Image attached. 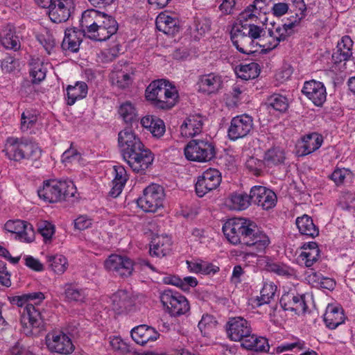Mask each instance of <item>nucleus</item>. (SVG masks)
Returning a JSON list of instances; mask_svg holds the SVG:
<instances>
[{"mask_svg":"<svg viewBox=\"0 0 355 355\" xmlns=\"http://www.w3.org/2000/svg\"><path fill=\"white\" fill-rule=\"evenodd\" d=\"M118 146L123 160L137 173L144 174L153 164L154 155L138 135L127 126L118 134Z\"/></svg>","mask_w":355,"mask_h":355,"instance_id":"nucleus-1","label":"nucleus"},{"mask_svg":"<svg viewBox=\"0 0 355 355\" xmlns=\"http://www.w3.org/2000/svg\"><path fill=\"white\" fill-rule=\"evenodd\" d=\"M223 232L232 244L242 243L256 252L264 251L270 243L268 236L261 232L255 223L244 218H232L223 226Z\"/></svg>","mask_w":355,"mask_h":355,"instance_id":"nucleus-2","label":"nucleus"},{"mask_svg":"<svg viewBox=\"0 0 355 355\" xmlns=\"http://www.w3.org/2000/svg\"><path fill=\"white\" fill-rule=\"evenodd\" d=\"M84 35L94 41H105L116 33V19L104 12L91 9L84 11L80 20Z\"/></svg>","mask_w":355,"mask_h":355,"instance_id":"nucleus-3","label":"nucleus"},{"mask_svg":"<svg viewBox=\"0 0 355 355\" xmlns=\"http://www.w3.org/2000/svg\"><path fill=\"white\" fill-rule=\"evenodd\" d=\"M27 304L21 313V324L26 334L31 333V329L43 328L44 318L43 313L39 308L40 304L44 300V294L35 292L25 294Z\"/></svg>","mask_w":355,"mask_h":355,"instance_id":"nucleus-4","label":"nucleus"},{"mask_svg":"<svg viewBox=\"0 0 355 355\" xmlns=\"http://www.w3.org/2000/svg\"><path fill=\"white\" fill-rule=\"evenodd\" d=\"M3 152L9 159L16 162L22 159L37 160L41 156V150L37 145L23 137H8Z\"/></svg>","mask_w":355,"mask_h":355,"instance_id":"nucleus-5","label":"nucleus"},{"mask_svg":"<svg viewBox=\"0 0 355 355\" xmlns=\"http://www.w3.org/2000/svg\"><path fill=\"white\" fill-rule=\"evenodd\" d=\"M76 189L71 181L50 180L44 182L37 191L40 198L46 202L55 203L74 196Z\"/></svg>","mask_w":355,"mask_h":355,"instance_id":"nucleus-6","label":"nucleus"},{"mask_svg":"<svg viewBox=\"0 0 355 355\" xmlns=\"http://www.w3.org/2000/svg\"><path fill=\"white\" fill-rule=\"evenodd\" d=\"M184 155L189 161L206 162L216 155L214 145L207 139H192L184 147Z\"/></svg>","mask_w":355,"mask_h":355,"instance_id":"nucleus-7","label":"nucleus"},{"mask_svg":"<svg viewBox=\"0 0 355 355\" xmlns=\"http://www.w3.org/2000/svg\"><path fill=\"white\" fill-rule=\"evenodd\" d=\"M165 193L164 188L157 184H151L145 188L142 196L137 200L138 206L146 212H155L163 207Z\"/></svg>","mask_w":355,"mask_h":355,"instance_id":"nucleus-8","label":"nucleus"},{"mask_svg":"<svg viewBox=\"0 0 355 355\" xmlns=\"http://www.w3.org/2000/svg\"><path fill=\"white\" fill-rule=\"evenodd\" d=\"M160 300L171 316H180L189 311L188 300L177 292L166 290L162 293Z\"/></svg>","mask_w":355,"mask_h":355,"instance_id":"nucleus-9","label":"nucleus"},{"mask_svg":"<svg viewBox=\"0 0 355 355\" xmlns=\"http://www.w3.org/2000/svg\"><path fill=\"white\" fill-rule=\"evenodd\" d=\"M222 176L220 172L213 168L205 171L198 177L195 184L196 193L198 197H203L207 193L216 189L220 184Z\"/></svg>","mask_w":355,"mask_h":355,"instance_id":"nucleus-10","label":"nucleus"},{"mask_svg":"<svg viewBox=\"0 0 355 355\" xmlns=\"http://www.w3.org/2000/svg\"><path fill=\"white\" fill-rule=\"evenodd\" d=\"M105 269L113 272L114 275L122 278L132 275L134 263L132 259L126 256L112 254L104 262Z\"/></svg>","mask_w":355,"mask_h":355,"instance_id":"nucleus-11","label":"nucleus"},{"mask_svg":"<svg viewBox=\"0 0 355 355\" xmlns=\"http://www.w3.org/2000/svg\"><path fill=\"white\" fill-rule=\"evenodd\" d=\"M253 128V119L248 114L236 116L232 119L227 130L230 140L236 141L246 137Z\"/></svg>","mask_w":355,"mask_h":355,"instance_id":"nucleus-12","label":"nucleus"},{"mask_svg":"<svg viewBox=\"0 0 355 355\" xmlns=\"http://www.w3.org/2000/svg\"><path fill=\"white\" fill-rule=\"evenodd\" d=\"M252 333L250 322L242 317L229 319L227 324V334L230 340L243 343Z\"/></svg>","mask_w":355,"mask_h":355,"instance_id":"nucleus-13","label":"nucleus"},{"mask_svg":"<svg viewBox=\"0 0 355 355\" xmlns=\"http://www.w3.org/2000/svg\"><path fill=\"white\" fill-rule=\"evenodd\" d=\"M230 34L234 46L241 53L250 55L257 51L254 41L245 33L242 26L233 25Z\"/></svg>","mask_w":355,"mask_h":355,"instance_id":"nucleus-14","label":"nucleus"},{"mask_svg":"<svg viewBox=\"0 0 355 355\" xmlns=\"http://www.w3.org/2000/svg\"><path fill=\"white\" fill-rule=\"evenodd\" d=\"M46 343L51 352L63 355L71 354L75 349L71 338L62 332L49 334L46 336Z\"/></svg>","mask_w":355,"mask_h":355,"instance_id":"nucleus-15","label":"nucleus"},{"mask_svg":"<svg viewBox=\"0 0 355 355\" xmlns=\"http://www.w3.org/2000/svg\"><path fill=\"white\" fill-rule=\"evenodd\" d=\"M252 202L268 210L274 207L277 202V196L274 191L263 186L256 185L251 188Z\"/></svg>","mask_w":355,"mask_h":355,"instance_id":"nucleus-16","label":"nucleus"},{"mask_svg":"<svg viewBox=\"0 0 355 355\" xmlns=\"http://www.w3.org/2000/svg\"><path fill=\"white\" fill-rule=\"evenodd\" d=\"M6 231L15 234L20 241L31 242L35 236L32 225L21 220H10L4 225Z\"/></svg>","mask_w":355,"mask_h":355,"instance_id":"nucleus-17","label":"nucleus"},{"mask_svg":"<svg viewBox=\"0 0 355 355\" xmlns=\"http://www.w3.org/2000/svg\"><path fill=\"white\" fill-rule=\"evenodd\" d=\"M72 9L73 3L71 0H56L49 10V17L54 23L65 22L70 17Z\"/></svg>","mask_w":355,"mask_h":355,"instance_id":"nucleus-18","label":"nucleus"},{"mask_svg":"<svg viewBox=\"0 0 355 355\" xmlns=\"http://www.w3.org/2000/svg\"><path fill=\"white\" fill-rule=\"evenodd\" d=\"M280 305L285 311H294L296 314L304 313L307 309L304 297L294 293L284 294L280 299Z\"/></svg>","mask_w":355,"mask_h":355,"instance_id":"nucleus-19","label":"nucleus"},{"mask_svg":"<svg viewBox=\"0 0 355 355\" xmlns=\"http://www.w3.org/2000/svg\"><path fill=\"white\" fill-rule=\"evenodd\" d=\"M205 117L199 114L189 116L180 126L183 137H193L202 132Z\"/></svg>","mask_w":355,"mask_h":355,"instance_id":"nucleus-20","label":"nucleus"},{"mask_svg":"<svg viewBox=\"0 0 355 355\" xmlns=\"http://www.w3.org/2000/svg\"><path fill=\"white\" fill-rule=\"evenodd\" d=\"M20 36L12 24L6 25L0 33V42L6 49L18 51L21 48Z\"/></svg>","mask_w":355,"mask_h":355,"instance_id":"nucleus-21","label":"nucleus"},{"mask_svg":"<svg viewBox=\"0 0 355 355\" xmlns=\"http://www.w3.org/2000/svg\"><path fill=\"white\" fill-rule=\"evenodd\" d=\"M111 306L117 313L130 311L134 305V300L126 291L119 290L114 293L111 297Z\"/></svg>","mask_w":355,"mask_h":355,"instance_id":"nucleus-22","label":"nucleus"},{"mask_svg":"<svg viewBox=\"0 0 355 355\" xmlns=\"http://www.w3.org/2000/svg\"><path fill=\"white\" fill-rule=\"evenodd\" d=\"M159 336V334L155 328L146 324L139 325L131 331L132 338L141 345H144L149 341H155Z\"/></svg>","mask_w":355,"mask_h":355,"instance_id":"nucleus-23","label":"nucleus"},{"mask_svg":"<svg viewBox=\"0 0 355 355\" xmlns=\"http://www.w3.org/2000/svg\"><path fill=\"white\" fill-rule=\"evenodd\" d=\"M85 36L81 31L76 28H67L64 32V37L62 42V49L66 52L76 53L79 51L82 42V37Z\"/></svg>","mask_w":355,"mask_h":355,"instance_id":"nucleus-24","label":"nucleus"},{"mask_svg":"<svg viewBox=\"0 0 355 355\" xmlns=\"http://www.w3.org/2000/svg\"><path fill=\"white\" fill-rule=\"evenodd\" d=\"M322 141V137L316 132L306 135L298 144L297 153L300 156L311 154L321 146Z\"/></svg>","mask_w":355,"mask_h":355,"instance_id":"nucleus-25","label":"nucleus"},{"mask_svg":"<svg viewBox=\"0 0 355 355\" xmlns=\"http://www.w3.org/2000/svg\"><path fill=\"white\" fill-rule=\"evenodd\" d=\"M345 317L343 309L338 306L329 304L324 315V322L330 329H335L344 323Z\"/></svg>","mask_w":355,"mask_h":355,"instance_id":"nucleus-26","label":"nucleus"},{"mask_svg":"<svg viewBox=\"0 0 355 355\" xmlns=\"http://www.w3.org/2000/svg\"><path fill=\"white\" fill-rule=\"evenodd\" d=\"M155 24L159 31L168 35L173 36L180 30L178 19L172 17L165 12H162L157 17Z\"/></svg>","mask_w":355,"mask_h":355,"instance_id":"nucleus-27","label":"nucleus"},{"mask_svg":"<svg viewBox=\"0 0 355 355\" xmlns=\"http://www.w3.org/2000/svg\"><path fill=\"white\" fill-rule=\"evenodd\" d=\"M134 71L132 67L128 69L125 67L123 69L113 71L110 73L112 85L121 89H125L130 86L132 83Z\"/></svg>","mask_w":355,"mask_h":355,"instance_id":"nucleus-28","label":"nucleus"},{"mask_svg":"<svg viewBox=\"0 0 355 355\" xmlns=\"http://www.w3.org/2000/svg\"><path fill=\"white\" fill-rule=\"evenodd\" d=\"M352 46L353 41L351 37L348 35L343 36L338 42L336 51L332 54V60L335 63L349 60L352 55Z\"/></svg>","mask_w":355,"mask_h":355,"instance_id":"nucleus-29","label":"nucleus"},{"mask_svg":"<svg viewBox=\"0 0 355 355\" xmlns=\"http://www.w3.org/2000/svg\"><path fill=\"white\" fill-rule=\"evenodd\" d=\"M171 239L167 236H156L150 242V254L152 256L164 257L170 250Z\"/></svg>","mask_w":355,"mask_h":355,"instance_id":"nucleus-30","label":"nucleus"},{"mask_svg":"<svg viewBox=\"0 0 355 355\" xmlns=\"http://www.w3.org/2000/svg\"><path fill=\"white\" fill-rule=\"evenodd\" d=\"M319 257L320 250L315 242L304 244L303 251L299 256L302 263L307 268L311 267L318 260Z\"/></svg>","mask_w":355,"mask_h":355,"instance_id":"nucleus-31","label":"nucleus"},{"mask_svg":"<svg viewBox=\"0 0 355 355\" xmlns=\"http://www.w3.org/2000/svg\"><path fill=\"white\" fill-rule=\"evenodd\" d=\"M295 223L302 235L314 238L319 234V230L313 223V219L306 214L297 217Z\"/></svg>","mask_w":355,"mask_h":355,"instance_id":"nucleus-32","label":"nucleus"},{"mask_svg":"<svg viewBox=\"0 0 355 355\" xmlns=\"http://www.w3.org/2000/svg\"><path fill=\"white\" fill-rule=\"evenodd\" d=\"M263 9V6H258L255 3L250 4L243 11H242L237 19V22L234 25H239L242 26H248L256 21L259 13V10Z\"/></svg>","mask_w":355,"mask_h":355,"instance_id":"nucleus-33","label":"nucleus"},{"mask_svg":"<svg viewBox=\"0 0 355 355\" xmlns=\"http://www.w3.org/2000/svg\"><path fill=\"white\" fill-rule=\"evenodd\" d=\"M241 346L247 349L255 352H267L270 348L266 338L257 336L252 333L249 338H245V340L241 343Z\"/></svg>","mask_w":355,"mask_h":355,"instance_id":"nucleus-34","label":"nucleus"},{"mask_svg":"<svg viewBox=\"0 0 355 355\" xmlns=\"http://www.w3.org/2000/svg\"><path fill=\"white\" fill-rule=\"evenodd\" d=\"M64 295L67 301L80 303L85 302L87 295L86 289L72 284H65Z\"/></svg>","mask_w":355,"mask_h":355,"instance_id":"nucleus-35","label":"nucleus"},{"mask_svg":"<svg viewBox=\"0 0 355 355\" xmlns=\"http://www.w3.org/2000/svg\"><path fill=\"white\" fill-rule=\"evenodd\" d=\"M30 76L33 84H38L44 80L46 68L39 58H31L30 61Z\"/></svg>","mask_w":355,"mask_h":355,"instance_id":"nucleus-36","label":"nucleus"},{"mask_svg":"<svg viewBox=\"0 0 355 355\" xmlns=\"http://www.w3.org/2000/svg\"><path fill=\"white\" fill-rule=\"evenodd\" d=\"M199 88L212 87L221 89L224 87L222 77L214 73L200 76L197 82Z\"/></svg>","mask_w":355,"mask_h":355,"instance_id":"nucleus-37","label":"nucleus"},{"mask_svg":"<svg viewBox=\"0 0 355 355\" xmlns=\"http://www.w3.org/2000/svg\"><path fill=\"white\" fill-rule=\"evenodd\" d=\"M230 207L235 210L246 209L252 202L251 194L234 193L230 196Z\"/></svg>","mask_w":355,"mask_h":355,"instance_id":"nucleus-38","label":"nucleus"},{"mask_svg":"<svg viewBox=\"0 0 355 355\" xmlns=\"http://www.w3.org/2000/svg\"><path fill=\"white\" fill-rule=\"evenodd\" d=\"M259 64L255 62L241 64L236 70L238 77L245 80L255 78L259 76Z\"/></svg>","mask_w":355,"mask_h":355,"instance_id":"nucleus-39","label":"nucleus"},{"mask_svg":"<svg viewBox=\"0 0 355 355\" xmlns=\"http://www.w3.org/2000/svg\"><path fill=\"white\" fill-rule=\"evenodd\" d=\"M263 160L268 166L282 164L285 160L284 152L279 148H270L265 153Z\"/></svg>","mask_w":355,"mask_h":355,"instance_id":"nucleus-40","label":"nucleus"},{"mask_svg":"<svg viewBox=\"0 0 355 355\" xmlns=\"http://www.w3.org/2000/svg\"><path fill=\"white\" fill-rule=\"evenodd\" d=\"M292 33V31L289 32L284 25L282 26H279L273 29H269V37L273 40V43L268 46L269 48L275 49L279 45L281 41H284Z\"/></svg>","mask_w":355,"mask_h":355,"instance_id":"nucleus-41","label":"nucleus"},{"mask_svg":"<svg viewBox=\"0 0 355 355\" xmlns=\"http://www.w3.org/2000/svg\"><path fill=\"white\" fill-rule=\"evenodd\" d=\"M49 266L57 274H62L67 268V259L60 254L47 256Z\"/></svg>","mask_w":355,"mask_h":355,"instance_id":"nucleus-42","label":"nucleus"},{"mask_svg":"<svg viewBox=\"0 0 355 355\" xmlns=\"http://www.w3.org/2000/svg\"><path fill=\"white\" fill-rule=\"evenodd\" d=\"M38 119V114L35 111L26 110L21 115L20 129L26 132L36 124Z\"/></svg>","mask_w":355,"mask_h":355,"instance_id":"nucleus-43","label":"nucleus"},{"mask_svg":"<svg viewBox=\"0 0 355 355\" xmlns=\"http://www.w3.org/2000/svg\"><path fill=\"white\" fill-rule=\"evenodd\" d=\"M266 105L275 110L280 112H285L288 107V100L286 97L275 94L267 99Z\"/></svg>","mask_w":355,"mask_h":355,"instance_id":"nucleus-44","label":"nucleus"},{"mask_svg":"<svg viewBox=\"0 0 355 355\" xmlns=\"http://www.w3.org/2000/svg\"><path fill=\"white\" fill-rule=\"evenodd\" d=\"M119 114L127 123H132L138 121L135 108L129 102H126L120 106Z\"/></svg>","mask_w":355,"mask_h":355,"instance_id":"nucleus-45","label":"nucleus"},{"mask_svg":"<svg viewBox=\"0 0 355 355\" xmlns=\"http://www.w3.org/2000/svg\"><path fill=\"white\" fill-rule=\"evenodd\" d=\"M276 286L272 284H265L261 291V295L258 297L257 305L261 306L265 304H268L270 300L275 296Z\"/></svg>","mask_w":355,"mask_h":355,"instance_id":"nucleus-46","label":"nucleus"},{"mask_svg":"<svg viewBox=\"0 0 355 355\" xmlns=\"http://www.w3.org/2000/svg\"><path fill=\"white\" fill-rule=\"evenodd\" d=\"M37 40L44 47L48 54H50L54 49L55 42L53 35L49 31L40 33L37 35Z\"/></svg>","mask_w":355,"mask_h":355,"instance_id":"nucleus-47","label":"nucleus"},{"mask_svg":"<svg viewBox=\"0 0 355 355\" xmlns=\"http://www.w3.org/2000/svg\"><path fill=\"white\" fill-rule=\"evenodd\" d=\"M163 90H146V98L148 101H150L153 104L162 109L171 107L173 103H168L165 100L159 98V92Z\"/></svg>","mask_w":355,"mask_h":355,"instance_id":"nucleus-48","label":"nucleus"},{"mask_svg":"<svg viewBox=\"0 0 355 355\" xmlns=\"http://www.w3.org/2000/svg\"><path fill=\"white\" fill-rule=\"evenodd\" d=\"M302 92L317 106L322 105L326 100V90H302Z\"/></svg>","mask_w":355,"mask_h":355,"instance_id":"nucleus-49","label":"nucleus"},{"mask_svg":"<svg viewBox=\"0 0 355 355\" xmlns=\"http://www.w3.org/2000/svg\"><path fill=\"white\" fill-rule=\"evenodd\" d=\"M266 269L282 276H291L293 270L288 266L279 263H268L266 265Z\"/></svg>","mask_w":355,"mask_h":355,"instance_id":"nucleus-50","label":"nucleus"},{"mask_svg":"<svg viewBox=\"0 0 355 355\" xmlns=\"http://www.w3.org/2000/svg\"><path fill=\"white\" fill-rule=\"evenodd\" d=\"M265 165L264 160H260L253 157H250L245 163L246 168L256 176L261 175Z\"/></svg>","mask_w":355,"mask_h":355,"instance_id":"nucleus-51","label":"nucleus"},{"mask_svg":"<svg viewBox=\"0 0 355 355\" xmlns=\"http://www.w3.org/2000/svg\"><path fill=\"white\" fill-rule=\"evenodd\" d=\"M38 232L44 239H51L54 234V226L46 220L40 221L37 225Z\"/></svg>","mask_w":355,"mask_h":355,"instance_id":"nucleus-52","label":"nucleus"},{"mask_svg":"<svg viewBox=\"0 0 355 355\" xmlns=\"http://www.w3.org/2000/svg\"><path fill=\"white\" fill-rule=\"evenodd\" d=\"M1 67L3 71L10 73L17 69L19 62L11 56H7L1 61Z\"/></svg>","mask_w":355,"mask_h":355,"instance_id":"nucleus-53","label":"nucleus"},{"mask_svg":"<svg viewBox=\"0 0 355 355\" xmlns=\"http://www.w3.org/2000/svg\"><path fill=\"white\" fill-rule=\"evenodd\" d=\"M67 105H72L76 101L85 98L87 90H67Z\"/></svg>","mask_w":355,"mask_h":355,"instance_id":"nucleus-54","label":"nucleus"},{"mask_svg":"<svg viewBox=\"0 0 355 355\" xmlns=\"http://www.w3.org/2000/svg\"><path fill=\"white\" fill-rule=\"evenodd\" d=\"M243 28L245 30V33L252 39V41L259 38L263 35L262 33H265L262 28L253 24H249L248 26H243Z\"/></svg>","mask_w":355,"mask_h":355,"instance_id":"nucleus-55","label":"nucleus"},{"mask_svg":"<svg viewBox=\"0 0 355 355\" xmlns=\"http://www.w3.org/2000/svg\"><path fill=\"white\" fill-rule=\"evenodd\" d=\"M10 277L11 275L7 270L6 263L0 261V284L6 287H10L11 286Z\"/></svg>","mask_w":355,"mask_h":355,"instance_id":"nucleus-56","label":"nucleus"},{"mask_svg":"<svg viewBox=\"0 0 355 355\" xmlns=\"http://www.w3.org/2000/svg\"><path fill=\"white\" fill-rule=\"evenodd\" d=\"M305 17V13L295 12V15L291 16L287 19V21L284 23L285 27L290 31L299 25L301 20Z\"/></svg>","mask_w":355,"mask_h":355,"instance_id":"nucleus-57","label":"nucleus"},{"mask_svg":"<svg viewBox=\"0 0 355 355\" xmlns=\"http://www.w3.org/2000/svg\"><path fill=\"white\" fill-rule=\"evenodd\" d=\"M216 321L214 319L213 316L209 314L203 315L201 320L198 322V328L202 333L207 329H210L215 326Z\"/></svg>","mask_w":355,"mask_h":355,"instance_id":"nucleus-58","label":"nucleus"},{"mask_svg":"<svg viewBox=\"0 0 355 355\" xmlns=\"http://www.w3.org/2000/svg\"><path fill=\"white\" fill-rule=\"evenodd\" d=\"M149 130L154 137H162L164 134L166 130L164 121L162 119L157 118V119H155V121L154 122L151 128L149 129Z\"/></svg>","mask_w":355,"mask_h":355,"instance_id":"nucleus-59","label":"nucleus"},{"mask_svg":"<svg viewBox=\"0 0 355 355\" xmlns=\"http://www.w3.org/2000/svg\"><path fill=\"white\" fill-rule=\"evenodd\" d=\"M25 265L33 270L40 272L44 270L43 264L37 259L30 255L24 257Z\"/></svg>","mask_w":355,"mask_h":355,"instance_id":"nucleus-60","label":"nucleus"},{"mask_svg":"<svg viewBox=\"0 0 355 355\" xmlns=\"http://www.w3.org/2000/svg\"><path fill=\"white\" fill-rule=\"evenodd\" d=\"M114 171L115 176L113 181L125 184L128 180V175L125 168L121 165H116L114 166Z\"/></svg>","mask_w":355,"mask_h":355,"instance_id":"nucleus-61","label":"nucleus"},{"mask_svg":"<svg viewBox=\"0 0 355 355\" xmlns=\"http://www.w3.org/2000/svg\"><path fill=\"white\" fill-rule=\"evenodd\" d=\"M167 87H169V89H175V85H173L169 80L164 78H162L152 81L146 89H166Z\"/></svg>","mask_w":355,"mask_h":355,"instance_id":"nucleus-62","label":"nucleus"},{"mask_svg":"<svg viewBox=\"0 0 355 355\" xmlns=\"http://www.w3.org/2000/svg\"><path fill=\"white\" fill-rule=\"evenodd\" d=\"M92 225V220L85 215L80 216L74 220V227L78 230H84Z\"/></svg>","mask_w":355,"mask_h":355,"instance_id":"nucleus-63","label":"nucleus"},{"mask_svg":"<svg viewBox=\"0 0 355 355\" xmlns=\"http://www.w3.org/2000/svg\"><path fill=\"white\" fill-rule=\"evenodd\" d=\"M211 28V21L208 19H202L196 22V29L200 35H203Z\"/></svg>","mask_w":355,"mask_h":355,"instance_id":"nucleus-64","label":"nucleus"}]
</instances>
